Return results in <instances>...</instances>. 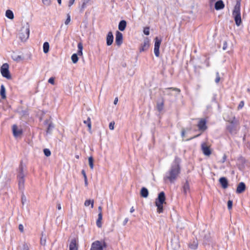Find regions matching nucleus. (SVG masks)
Instances as JSON below:
<instances>
[{"mask_svg":"<svg viewBox=\"0 0 250 250\" xmlns=\"http://www.w3.org/2000/svg\"><path fill=\"white\" fill-rule=\"evenodd\" d=\"M134 210H135V209H134V208H133V207H132V208H130V212L131 213H132V212H133L134 211Z\"/></svg>","mask_w":250,"mask_h":250,"instance_id":"bf43d9fd","label":"nucleus"},{"mask_svg":"<svg viewBox=\"0 0 250 250\" xmlns=\"http://www.w3.org/2000/svg\"><path fill=\"white\" fill-rule=\"evenodd\" d=\"M216 0H209L210 5H212Z\"/></svg>","mask_w":250,"mask_h":250,"instance_id":"5fc2aeb1","label":"nucleus"},{"mask_svg":"<svg viewBox=\"0 0 250 250\" xmlns=\"http://www.w3.org/2000/svg\"><path fill=\"white\" fill-rule=\"evenodd\" d=\"M201 149L203 154L207 156H209L211 154L210 147L206 143H204L201 144Z\"/></svg>","mask_w":250,"mask_h":250,"instance_id":"9d476101","label":"nucleus"},{"mask_svg":"<svg viewBox=\"0 0 250 250\" xmlns=\"http://www.w3.org/2000/svg\"><path fill=\"white\" fill-rule=\"evenodd\" d=\"M43 50L44 53L48 52L49 50V44L48 42H45L43 45Z\"/></svg>","mask_w":250,"mask_h":250,"instance_id":"cd10ccee","label":"nucleus"},{"mask_svg":"<svg viewBox=\"0 0 250 250\" xmlns=\"http://www.w3.org/2000/svg\"><path fill=\"white\" fill-rule=\"evenodd\" d=\"M199 135H197V136H195V137H194V138L196 137H197V136H199ZM192 138H193V137Z\"/></svg>","mask_w":250,"mask_h":250,"instance_id":"774afa93","label":"nucleus"},{"mask_svg":"<svg viewBox=\"0 0 250 250\" xmlns=\"http://www.w3.org/2000/svg\"><path fill=\"white\" fill-rule=\"evenodd\" d=\"M102 220V213H99L98 214V218L96 221V224L98 228H101V227H102V222H101Z\"/></svg>","mask_w":250,"mask_h":250,"instance_id":"a878e982","label":"nucleus"},{"mask_svg":"<svg viewBox=\"0 0 250 250\" xmlns=\"http://www.w3.org/2000/svg\"><path fill=\"white\" fill-rule=\"evenodd\" d=\"M24 197L22 196V198H21V199H22V202H23V201H24V199H23V198ZM22 203L23 204V202H22Z\"/></svg>","mask_w":250,"mask_h":250,"instance_id":"338daca9","label":"nucleus"},{"mask_svg":"<svg viewBox=\"0 0 250 250\" xmlns=\"http://www.w3.org/2000/svg\"><path fill=\"white\" fill-rule=\"evenodd\" d=\"M162 40L161 39H159L158 37H156L155 38V44H154V52L155 56L156 57L159 56V48L161 43Z\"/></svg>","mask_w":250,"mask_h":250,"instance_id":"1a4fd4ad","label":"nucleus"},{"mask_svg":"<svg viewBox=\"0 0 250 250\" xmlns=\"http://www.w3.org/2000/svg\"><path fill=\"white\" fill-rule=\"evenodd\" d=\"M43 3L46 5L49 6L51 4V0H42Z\"/></svg>","mask_w":250,"mask_h":250,"instance_id":"4c0bfd02","label":"nucleus"},{"mask_svg":"<svg viewBox=\"0 0 250 250\" xmlns=\"http://www.w3.org/2000/svg\"><path fill=\"white\" fill-rule=\"evenodd\" d=\"M78 55L76 54H73L71 56V60L74 63H76L78 61Z\"/></svg>","mask_w":250,"mask_h":250,"instance_id":"473e14b6","label":"nucleus"},{"mask_svg":"<svg viewBox=\"0 0 250 250\" xmlns=\"http://www.w3.org/2000/svg\"><path fill=\"white\" fill-rule=\"evenodd\" d=\"M90 0H83V3L80 9L81 13L83 12Z\"/></svg>","mask_w":250,"mask_h":250,"instance_id":"b1692460","label":"nucleus"},{"mask_svg":"<svg viewBox=\"0 0 250 250\" xmlns=\"http://www.w3.org/2000/svg\"><path fill=\"white\" fill-rule=\"evenodd\" d=\"M180 173V167L179 165H172L170 169L165 174L164 180L165 182L169 181L173 183L177 179Z\"/></svg>","mask_w":250,"mask_h":250,"instance_id":"f257e3e1","label":"nucleus"},{"mask_svg":"<svg viewBox=\"0 0 250 250\" xmlns=\"http://www.w3.org/2000/svg\"><path fill=\"white\" fill-rule=\"evenodd\" d=\"M83 123L87 125L88 127L89 130H90L91 129V123L90 118L89 117H88L86 120H85L83 121Z\"/></svg>","mask_w":250,"mask_h":250,"instance_id":"c756f323","label":"nucleus"},{"mask_svg":"<svg viewBox=\"0 0 250 250\" xmlns=\"http://www.w3.org/2000/svg\"><path fill=\"white\" fill-rule=\"evenodd\" d=\"M48 83L52 84H54V78L53 77H51L48 80Z\"/></svg>","mask_w":250,"mask_h":250,"instance_id":"49530a36","label":"nucleus"},{"mask_svg":"<svg viewBox=\"0 0 250 250\" xmlns=\"http://www.w3.org/2000/svg\"><path fill=\"white\" fill-rule=\"evenodd\" d=\"M149 47V41L148 39L144 40L143 43L140 47V52L146 51L148 49Z\"/></svg>","mask_w":250,"mask_h":250,"instance_id":"ddd939ff","label":"nucleus"},{"mask_svg":"<svg viewBox=\"0 0 250 250\" xmlns=\"http://www.w3.org/2000/svg\"><path fill=\"white\" fill-rule=\"evenodd\" d=\"M98 210L99 211V213H102V207H101V206L99 207Z\"/></svg>","mask_w":250,"mask_h":250,"instance_id":"4d7b16f0","label":"nucleus"},{"mask_svg":"<svg viewBox=\"0 0 250 250\" xmlns=\"http://www.w3.org/2000/svg\"><path fill=\"white\" fill-rule=\"evenodd\" d=\"M216 79L215 80V81L216 83H218L220 80V76H219V72H217L216 73Z\"/></svg>","mask_w":250,"mask_h":250,"instance_id":"37998d69","label":"nucleus"},{"mask_svg":"<svg viewBox=\"0 0 250 250\" xmlns=\"http://www.w3.org/2000/svg\"><path fill=\"white\" fill-rule=\"evenodd\" d=\"M113 35L111 31L108 33L106 36V44L108 46L111 45L113 41Z\"/></svg>","mask_w":250,"mask_h":250,"instance_id":"2eb2a0df","label":"nucleus"},{"mask_svg":"<svg viewBox=\"0 0 250 250\" xmlns=\"http://www.w3.org/2000/svg\"><path fill=\"white\" fill-rule=\"evenodd\" d=\"M12 132L15 137L20 136L22 133V129L19 128L16 125H14L12 126Z\"/></svg>","mask_w":250,"mask_h":250,"instance_id":"9b49d317","label":"nucleus"},{"mask_svg":"<svg viewBox=\"0 0 250 250\" xmlns=\"http://www.w3.org/2000/svg\"><path fill=\"white\" fill-rule=\"evenodd\" d=\"M5 16L6 17L10 19V20H12L14 19V14H13V12L10 10H7L6 11V13H5Z\"/></svg>","mask_w":250,"mask_h":250,"instance_id":"393cba45","label":"nucleus"},{"mask_svg":"<svg viewBox=\"0 0 250 250\" xmlns=\"http://www.w3.org/2000/svg\"><path fill=\"white\" fill-rule=\"evenodd\" d=\"M57 208L58 210H61L62 208L61 205L60 203L57 204Z\"/></svg>","mask_w":250,"mask_h":250,"instance_id":"8fccbe9b","label":"nucleus"},{"mask_svg":"<svg viewBox=\"0 0 250 250\" xmlns=\"http://www.w3.org/2000/svg\"><path fill=\"white\" fill-rule=\"evenodd\" d=\"M245 189L246 186L245 183L243 182H241L238 184L237 187L236 192L237 193H241L245 190Z\"/></svg>","mask_w":250,"mask_h":250,"instance_id":"dca6fc26","label":"nucleus"},{"mask_svg":"<svg viewBox=\"0 0 250 250\" xmlns=\"http://www.w3.org/2000/svg\"><path fill=\"white\" fill-rule=\"evenodd\" d=\"M105 247L106 245L104 241L97 240L92 243L90 250H104Z\"/></svg>","mask_w":250,"mask_h":250,"instance_id":"0eeeda50","label":"nucleus"},{"mask_svg":"<svg viewBox=\"0 0 250 250\" xmlns=\"http://www.w3.org/2000/svg\"><path fill=\"white\" fill-rule=\"evenodd\" d=\"M19 229L21 232L23 231V226L22 225L20 224L19 225Z\"/></svg>","mask_w":250,"mask_h":250,"instance_id":"09e8293b","label":"nucleus"},{"mask_svg":"<svg viewBox=\"0 0 250 250\" xmlns=\"http://www.w3.org/2000/svg\"><path fill=\"white\" fill-rule=\"evenodd\" d=\"M118 98H116L115 99V100H114V104H117V102H118Z\"/></svg>","mask_w":250,"mask_h":250,"instance_id":"13d9d810","label":"nucleus"},{"mask_svg":"<svg viewBox=\"0 0 250 250\" xmlns=\"http://www.w3.org/2000/svg\"><path fill=\"white\" fill-rule=\"evenodd\" d=\"M219 182L222 187L224 188H226L228 186V182L227 179L225 177H221L219 179Z\"/></svg>","mask_w":250,"mask_h":250,"instance_id":"6ab92c4d","label":"nucleus"},{"mask_svg":"<svg viewBox=\"0 0 250 250\" xmlns=\"http://www.w3.org/2000/svg\"><path fill=\"white\" fill-rule=\"evenodd\" d=\"M0 73L1 75L7 79L9 80L11 79V76L9 70V65L8 63H5L2 65L0 67Z\"/></svg>","mask_w":250,"mask_h":250,"instance_id":"6e6552de","label":"nucleus"},{"mask_svg":"<svg viewBox=\"0 0 250 250\" xmlns=\"http://www.w3.org/2000/svg\"><path fill=\"white\" fill-rule=\"evenodd\" d=\"M198 127L200 130H206L207 128L206 121L204 119L200 120L198 124Z\"/></svg>","mask_w":250,"mask_h":250,"instance_id":"a211bd4d","label":"nucleus"},{"mask_svg":"<svg viewBox=\"0 0 250 250\" xmlns=\"http://www.w3.org/2000/svg\"><path fill=\"white\" fill-rule=\"evenodd\" d=\"M169 90H172L173 91H176L178 92V93H179L181 91L180 89L177 88H174V87H169V88H167L165 89L164 91V93H166L167 95H172V94L169 92L168 91Z\"/></svg>","mask_w":250,"mask_h":250,"instance_id":"aec40b11","label":"nucleus"},{"mask_svg":"<svg viewBox=\"0 0 250 250\" xmlns=\"http://www.w3.org/2000/svg\"><path fill=\"white\" fill-rule=\"evenodd\" d=\"M70 21H71L70 15L69 14H68L67 15V19L65 21V24L66 25L70 23Z\"/></svg>","mask_w":250,"mask_h":250,"instance_id":"58836bf2","label":"nucleus"},{"mask_svg":"<svg viewBox=\"0 0 250 250\" xmlns=\"http://www.w3.org/2000/svg\"><path fill=\"white\" fill-rule=\"evenodd\" d=\"M21 250H30L28 244L26 243H24L23 244V247Z\"/></svg>","mask_w":250,"mask_h":250,"instance_id":"79ce46f5","label":"nucleus"},{"mask_svg":"<svg viewBox=\"0 0 250 250\" xmlns=\"http://www.w3.org/2000/svg\"><path fill=\"white\" fill-rule=\"evenodd\" d=\"M232 201L231 200H229L228 202V208L229 210L232 208Z\"/></svg>","mask_w":250,"mask_h":250,"instance_id":"ea45409f","label":"nucleus"},{"mask_svg":"<svg viewBox=\"0 0 250 250\" xmlns=\"http://www.w3.org/2000/svg\"><path fill=\"white\" fill-rule=\"evenodd\" d=\"M89 165L91 169H93L94 168V160L92 157H89L88 158Z\"/></svg>","mask_w":250,"mask_h":250,"instance_id":"7c9ffc66","label":"nucleus"},{"mask_svg":"<svg viewBox=\"0 0 250 250\" xmlns=\"http://www.w3.org/2000/svg\"><path fill=\"white\" fill-rule=\"evenodd\" d=\"M75 157H76V159H79V155H76L75 156Z\"/></svg>","mask_w":250,"mask_h":250,"instance_id":"0e129e2a","label":"nucleus"},{"mask_svg":"<svg viewBox=\"0 0 250 250\" xmlns=\"http://www.w3.org/2000/svg\"><path fill=\"white\" fill-rule=\"evenodd\" d=\"M78 55L79 56H82L83 55V46L82 42H79L78 44Z\"/></svg>","mask_w":250,"mask_h":250,"instance_id":"bb28decb","label":"nucleus"},{"mask_svg":"<svg viewBox=\"0 0 250 250\" xmlns=\"http://www.w3.org/2000/svg\"><path fill=\"white\" fill-rule=\"evenodd\" d=\"M189 247H190V248H191V249L195 248H196V247H197V244H196L195 245V246H194V247H192V246L189 245Z\"/></svg>","mask_w":250,"mask_h":250,"instance_id":"052dcab7","label":"nucleus"},{"mask_svg":"<svg viewBox=\"0 0 250 250\" xmlns=\"http://www.w3.org/2000/svg\"><path fill=\"white\" fill-rule=\"evenodd\" d=\"M244 106V101H241L238 105V109H240L242 108Z\"/></svg>","mask_w":250,"mask_h":250,"instance_id":"a18cd8bd","label":"nucleus"},{"mask_svg":"<svg viewBox=\"0 0 250 250\" xmlns=\"http://www.w3.org/2000/svg\"><path fill=\"white\" fill-rule=\"evenodd\" d=\"M29 26L27 23L22 26L19 33V38L21 41H25L29 38Z\"/></svg>","mask_w":250,"mask_h":250,"instance_id":"39448f33","label":"nucleus"},{"mask_svg":"<svg viewBox=\"0 0 250 250\" xmlns=\"http://www.w3.org/2000/svg\"><path fill=\"white\" fill-rule=\"evenodd\" d=\"M0 94L2 99L6 98V90L4 85L1 84L0 86Z\"/></svg>","mask_w":250,"mask_h":250,"instance_id":"5701e85b","label":"nucleus"},{"mask_svg":"<svg viewBox=\"0 0 250 250\" xmlns=\"http://www.w3.org/2000/svg\"><path fill=\"white\" fill-rule=\"evenodd\" d=\"M46 240L45 237H44L43 236V235H42V236L41 238V240H40L41 244L42 245L45 246L46 245Z\"/></svg>","mask_w":250,"mask_h":250,"instance_id":"c9c22d12","label":"nucleus"},{"mask_svg":"<svg viewBox=\"0 0 250 250\" xmlns=\"http://www.w3.org/2000/svg\"><path fill=\"white\" fill-rule=\"evenodd\" d=\"M225 7V4L222 0H219L215 3V8L216 10L223 9Z\"/></svg>","mask_w":250,"mask_h":250,"instance_id":"f3484780","label":"nucleus"},{"mask_svg":"<svg viewBox=\"0 0 250 250\" xmlns=\"http://www.w3.org/2000/svg\"><path fill=\"white\" fill-rule=\"evenodd\" d=\"M90 205H91V208H93L94 207V200H86L84 202V206L88 207Z\"/></svg>","mask_w":250,"mask_h":250,"instance_id":"c85d7f7f","label":"nucleus"},{"mask_svg":"<svg viewBox=\"0 0 250 250\" xmlns=\"http://www.w3.org/2000/svg\"><path fill=\"white\" fill-rule=\"evenodd\" d=\"M240 0H237L232 12V16L234 19L237 26H239L242 23L240 13Z\"/></svg>","mask_w":250,"mask_h":250,"instance_id":"f03ea898","label":"nucleus"},{"mask_svg":"<svg viewBox=\"0 0 250 250\" xmlns=\"http://www.w3.org/2000/svg\"><path fill=\"white\" fill-rule=\"evenodd\" d=\"M189 190V184L188 182H187L183 187V190L185 194L187 193L188 191Z\"/></svg>","mask_w":250,"mask_h":250,"instance_id":"2f4dec72","label":"nucleus"},{"mask_svg":"<svg viewBox=\"0 0 250 250\" xmlns=\"http://www.w3.org/2000/svg\"><path fill=\"white\" fill-rule=\"evenodd\" d=\"M126 26V22L124 20H122L119 22L118 28L120 31H123L125 29Z\"/></svg>","mask_w":250,"mask_h":250,"instance_id":"412c9836","label":"nucleus"},{"mask_svg":"<svg viewBox=\"0 0 250 250\" xmlns=\"http://www.w3.org/2000/svg\"><path fill=\"white\" fill-rule=\"evenodd\" d=\"M166 197L165 193L163 191L161 192L155 201V205L157 207V211L159 213L163 212V204L166 203Z\"/></svg>","mask_w":250,"mask_h":250,"instance_id":"7ed1b4c3","label":"nucleus"},{"mask_svg":"<svg viewBox=\"0 0 250 250\" xmlns=\"http://www.w3.org/2000/svg\"><path fill=\"white\" fill-rule=\"evenodd\" d=\"M141 195L144 198L147 197L148 195V191L146 188L143 187L141 190Z\"/></svg>","mask_w":250,"mask_h":250,"instance_id":"4be33fe9","label":"nucleus"},{"mask_svg":"<svg viewBox=\"0 0 250 250\" xmlns=\"http://www.w3.org/2000/svg\"><path fill=\"white\" fill-rule=\"evenodd\" d=\"M163 107H164V103L163 102H161V103H157V108L159 112L161 111L163 109Z\"/></svg>","mask_w":250,"mask_h":250,"instance_id":"72a5a7b5","label":"nucleus"},{"mask_svg":"<svg viewBox=\"0 0 250 250\" xmlns=\"http://www.w3.org/2000/svg\"><path fill=\"white\" fill-rule=\"evenodd\" d=\"M114 125H115V123L114 122H111L110 123L109 125V128L110 130H113L114 128Z\"/></svg>","mask_w":250,"mask_h":250,"instance_id":"c03bdc74","label":"nucleus"},{"mask_svg":"<svg viewBox=\"0 0 250 250\" xmlns=\"http://www.w3.org/2000/svg\"><path fill=\"white\" fill-rule=\"evenodd\" d=\"M185 130L184 129H183L182 131V136L184 137L185 136Z\"/></svg>","mask_w":250,"mask_h":250,"instance_id":"6e6d98bb","label":"nucleus"},{"mask_svg":"<svg viewBox=\"0 0 250 250\" xmlns=\"http://www.w3.org/2000/svg\"><path fill=\"white\" fill-rule=\"evenodd\" d=\"M58 3L61 5L62 2V0H57Z\"/></svg>","mask_w":250,"mask_h":250,"instance_id":"e2e57ef3","label":"nucleus"},{"mask_svg":"<svg viewBox=\"0 0 250 250\" xmlns=\"http://www.w3.org/2000/svg\"><path fill=\"white\" fill-rule=\"evenodd\" d=\"M78 242L75 238L71 239L69 245V250H78Z\"/></svg>","mask_w":250,"mask_h":250,"instance_id":"f8f14e48","label":"nucleus"},{"mask_svg":"<svg viewBox=\"0 0 250 250\" xmlns=\"http://www.w3.org/2000/svg\"><path fill=\"white\" fill-rule=\"evenodd\" d=\"M228 121L230 123V125L227 126L228 130L231 134H236L239 129L238 121L235 119V117L233 116L231 119L228 120Z\"/></svg>","mask_w":250,"mask_h":250,"instance_id":"20e7f679","label":"nucleus"},{"mask_svg":"<svg viewBox=\"0 0 250 250\" xmlns=\"http://www.w3.org/2000/svg\"><path fill=\"white\" fill-rule=\"evenodd\" d=\"M24 197L22 196V198H21V199H22V202H23V201H24V199H23V198ZM22 203L23 204V202H22Z\"/></svg>","mask_w":250,"mask_h":250,"instance_id":"69168bd1","label":"nucleus"},{"mask_svg":"<svg viewBox=\"0 0 250 250\" xmlns=\"http://www.w3.org/2000/svg\"><path fill=\"white\" fill-rule=\"evenodd\" d=\"M82 174L83 176L84 179H85V177H87L86 173H85V171L84 170H82Z\"/></svg>","mask_w":250,"mask_h":250,"instance_id":"603ef678","label":"nucleus"},{"mask_svg":"<svg viewBox=\"0 0 250 250\" xmlns=\"http://www.w3.org/2000/svg\"><path fill=\"white\" fill-rule=\"evenodd\" d=\"M25 176V174L23 172V167H21L19 168V172L17 176L19 188L21 190H22L24 188Z\"/></svg>","mask_w":250,"mask_h":250,"instance_id":"423d86ee","label":"nucleus"},{"mask_svg":"<svg viewBox=\"0 0 250 250\" xmlns=\"http://www.w3.org/2000/svg\"><path fill=\"white\" fill-rule=\"evenodd\" d=\"M144 33L146 35H148L149 34V28L148 27H145L144 29Z\"/></svg>","mask_w":250,"mask_h":250,"instance_id":"a19ab883","label":"nucleus"},{"mask_svg":"<svg viewBox=\"0 0 250 250\" xmlns=\"http://www.w3.org/2000/svg\"><path fill=\"white\" fill-rule=\"evenodd\" d=\"M54 126L52 123H50L48 126L47 128L46 132L47 133H50L52 129L54 128Z\"/></svg>","mask_w":250,"mask_h":250,"instance_id":"f704fd0d","label":"nucleus"},{"mask_svg":"<svg viewBox=\"0 0 250 250\" xmlns=\"http://www.w3.org/2000/svg\"><path fill=\"white\" fill-rule=\"evenodd\" d=\"M128 219L127 218H125L123 222V225L125 226L126 224V223L128 222Z\"/></svg>","mask_w":250,"mask_h":250,"instance_id":"3c124183","label":"nucleus"},{"mask_svg":"<svg viewBox=\"0 0 250 250\" xmlns=\"http://www.w3.org/2000/svg\"><path fill=\"white\" fill-rule=\"evenodd\" d=\"M84 185L85 186H87L88 185V181H87V177H85V178L84 179Z\"/></svg>","mask_w":250,"mask_h":250,"instance_id":"864d4df0","label":"nucleus"},{"mask_svg":"<svg viewBox=\"0 0 250 250\" xmlns=\"http://www.w3.org/2000/svg\"><path fill=\"white\" fill-rule=\"evenodd\" d=\"M115 42L117 45L120 46L123 42V34L119 31L116 33Z\"/></svg>","mask_w":250,"mask_h":250,"instance_id":"4468645a","label":"nucleus"},{"mask_svg":"<svg viewBox=\"0 0 250 250\" xmlns=\"http://www.w3.org/2000/svg\"><path fill=\"white\" fill-rule=\"evenodd\" d=\"M226 160V156L225 155L223 157V162H224Z\"/></svg>","mask_w":250,"mask_h":250,"instance_id":"680f3d73","label":"nucleus"},{"mask_svg":"<svg viewBox=\"0 0 250 250\" xmlns=\"http://www.w3.org/2000/svg\"><path fill=\"white\" fill-rule=\"evenodd\" d=\"M43 152L44 155L47 156H50L51 155V151L48 148H45L43 149Z\"/></svg>","mask_w":250,"mask_h":250,"instance_id":"e433bc0d","label":"nucleus"},{"mask_svg":"<svg viewBox=\"0 0 250 250\" xmlns=\"http://www.w3.org/2000/svg\"><path fill=\"white\" fill-rule=\"evenodd\" d=\"M75 0H69L68 7H70L74 3Z\"/></svg>","mask_w":250,"mask_h":250,"instance_id":"de8ad7c7","label":"nucleus"}]
</instances>
